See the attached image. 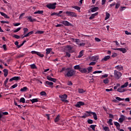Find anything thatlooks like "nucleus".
<instances>
[{
	"instance_id": "obj_39",
	"label": "nucleus",
	"mask_w": 131,
	"mask_h": 131,
	"mask_svg": "<svg viewBox=\"0 0 131 131\" xmlns=\"http://www.w3.org/2000/svg\"><path fill=\"white\" fill-rule=\"evenodd\" d=\"M109 82V79L108 78H106L105 79L103 80V83L104 84H107Z\"/></svg>"
},
{
	"instance_id": "obj_16",
	"label": "nucleus",
	"mask_w": 131,
	"mask_h": 131,
	"mask_svg": "<svg viewBox=\"0 0 131 131\" xmlns=\"http://www.w3.org/2000/svg\"><path fill=\"white\" fill-rule=\"evenodd\" d=\"M27 18H28V20H29L30 22H35L36 21V19H32V17L31 16H27Z\"/></svg>"
},
{
	"instance_id": "obj_57",
	"label": "nucleus",
	"mask_w": 131,
	"mask_h": 131,
	"mask_svg": "<svg viewBox=\"0 0 131 131\" xmlns=\"http://www.w3.org/2000/svg\"><path fill=\"white\" fill-rule=\"evenodd\" d=\"M9 81V78H6V80L4 81V85L5 86H7V82Z\"/></svg>"
},
{
	"instance_id": "obj_13",
	"label": "nucleus",
	"mask_w": 131,
	"mask_h": 131,
	"mask_svg": "<svg viewBox=\"0 0 131 131\" xmlns=\"http://www.w3.org/2000/svg\"><path fill=\"white\" fill-rule=\"evenodd\" d=\"M98 15H99V12H96L94 14H92L89 17L90 20H93V19H95V17H96V16H98Z\"/></svg>"
},
{
	"instance_id": "obj_32",
	"label": "nucleus",
	"mask_w": 131,
	"mask_h": 131,
	"mask_svg": "<svg viewBox=\"0 0 131 131\" xmlns=\"http://www.w3.org/2000/svg\"><path fill=\"white\" fill-rule=\"evenodd\" d=\"M128 85V82H126L123 85H121V88H123V89H124V88H127Z\"/></svg>"
},
{
	"instance_id": "obj_60",
	"label": "nucleus",
	"mask_w": 131,
	"mask_h": 131,
	"mask_svg": "<svg viewBox=\"0 0 131 131\" xmlns=\"http://www.w3.org/2000/svg\"><path fill=\"white\" fill-rule=\"evenodd\" d=\"M95 40L96 41H97L98 42H99V41H101V39H100L99 38L95 37Z\"/></svg>"
},
{
	"instance_id": "obj_55",
	"label": "nucleus",
	"mask_w": 131,
	"mask_h": 131,
	"mask_svg": "<svg viewBox=\"0 0 131 131\" xmlns=\"http://www.w3.org/2000/svg\"><path fill=\"white\" fill-rule=\"evenodd\" d=\"M108 77V74H105L104 75H102L101 76V78H106Z\"/></svg>"
},
{
	"instance_id": "obj_12",
	"label": "nucleus",
	"mask_w": 131,
	"mask_h": 131,
	"mask_svg": "<svg viewBox=\"0 0 131 131\" xmlns=\"http://www.w3.org/2000/svg\"><path fill=\"white\" fill-rule=\"evenodd\" d=\"M53 84H54V83H53V82H50L49 81H46L45 83V85L48 87L53 86Z\"/></svg>"
},
{
	"instance_id": "obj_28",
	"label": "nucleus",
	"mask_w": 131,
	"mask_h": 131,
	"mask_svg": "<svg viewBox=\"0 0 131 131\" xmlns=\"http://www.w3.org/2000/svg\"><path fill=\"white\" fill-rule=\"evenodd\" d=\"M51 51H52V48H47L46 49V55H49V54H50Z\"/></svg>"
},
{
	"instance_id": "obj_9",
	"label": "nucleus",
	"mask_w": 131,
	"mask_h": 131,
	"mask_svg": "<svg viewBox=\"0 0 131 131\" xmlns=\"http://www.w3.org/2000/svg\"><path fill=\"white\" fill-rule=\"evenodd\" d=\"M84 102L82 101H78L77 104L75 105V107H77V108H80L81 106H84Z\"/></svg>"
},
{
	"instance_id": "obj_50",
	"label": "nucleus",
	"mask_w": 131,
	"mask_h": 131,
	"mask_svg": "<svg viewBox=\"0 0 131 131\" xmlns=\"http://www.w3.org/2000/svg\"><path fill=\"white\" fill-rule=\"evenodd\" d=\"M114 125L116 126V127L118 126H120V124H119V123L117 122H114Z\"/></svg>"
},
{
	"instance_id": "obj_26",
	"label": "nucleus",
	"mask_w": 131,
	"mask_h": 131,
	"mask_svg": "<svg viewBox=\"0 0 131 131\" xmlns=\"http://www.w3.org/2000/svg\"><path fill=\"white\" fill-rule=\"evenodd\" d=\"M60 120V115H58L55 118L54 122H58Z\"/></svg>"
},
{
	"instance_id": "obj_54",
	"label": "nucleus",
	"mask_w": 131,
	"mask_h": 131,
	"mask_svg": "<svg viewBox=\"0 0 131 131\" xmlns=\"http://www.w3.org/2000/svg\"><path fill=\"white\" fill-rule=\"evenodd\" d=\"M28 29L27 28H24V33L25 34L27 32H28Z\"/></svg>"
},
{
	"instance_id": "obj_29",
	"label": "nucleus",
	"mask_w": 131,
	"mask_h": 131,
	"mask_svg": "<svg viewBox=\"0 0 131 131\" xmlns=\"http://www.w3.org/2000/svg\"><path fill=\"white\" fill-rule=\"evenodd\" d=\"M78 92L79 94H83V93H85V91L83 90L82 89H79Z\"/></svg>"
},
{
	"instance_id": "obj_14",
	"label": "nucleus",
	"mask_w": 131,
	"mask_h": 131,
	"mask_svg": "<svg viewBox=\"0 0 131 131\" xmlns=\"http://www.w3.org/2000/svg\"><path fill=\"white\" fill-rule=\"evenodd\" d=\"M126 91H127V90L123 89V88H121V86L120 88L117 89V92H119V93H124V92H126Z\"/></svg>"
},
{
	"instance_id": "obj_43",
	"label": "nucleus",
	"mask_w": 131,
	"mask_h": 131,
	"mask_svg": "<svg viewBox=\"0 0 131 131\" xmlns=\"http://www.w3.org/2000/svg\"><path fill=\"white\" fill-rule=\"evenodd\" d=\"M17 86H18V84H15L10 87V90H12V89H15L17 88Z\"/></svg>"
},
{
	"instance_id": "obj_10",
	"label": "nucleus",
	"mask_w": 131,
	"mask_h": 131,
	"mask_svg": "<svg viewBox=\"0 0 131 131\" xmlns=\"http://www.w3.org/2000/svg\"><path fill=\"white\" fill-rule=\"evenodd\" d=\"M61 24L64 25V26H72V24L69 23L67 20H63L61 22Z\"/></svg>"
},
{
	"instance_id": "obj_24",
	"label": "nucleus",
	"mask_w": 131,
	"mask_h": 131,
	"mask_svg": "<svg viewBox=\"0 0 131 131\" xmlns=\"http://www.w3.org/2000/svg\"><path fill=\"white\" fill-rule=\"evenodd\" d=\"M92 115H93V117H94L95 120H98V117L97 116V114H96V113H94V112H92L91 116Z\"/></svg>"
},
{
	"instance_id": "obj_58",
	"label": "nucleus",
	"mask_w": 131,
	"mask_h": 131,
	"mask_svg": "<svg viewBox=\"0 0 131 131\" xmlns=\"http://www.w3.org/2000/svg\"><path fill=\"white\" fill-rule=\"evenodd\" d=\"M102 71H96L93 72V74H96V73H102Z\"/></svg>"
},
{
	"instance_id": "obj_52",
	"label": "nucleus",
	"mask_w": 131,
	"mask_h": 131,
	"mask_svg": "<svg viewBox=\"0 0 131 131\" xmlns=\"http://www.w3.org/2000/svg\"><path fill=\"white\" fill-rule=\"evenodd\" d=\"M13 80H19V79H20V77H18V76H15V77H13Z\"/></svg>"
},
{
	"instance_id": "obj_47",
	"label": "nucleus",
	"mask_w": 131,
	"mask_h": 131,
	"mask_svg": "<svg viewBox=\"0 0 131 131\" xmlns=\"http://www.w3.org/2000/svg\"><path fill=\"white\" fill-rule=\"evenodd\" d=\"M73 8V9H75V10H77V11H80V7L78 6H74Z\"/></svg>"
},
{
	"instance_id": "obj_61",
	"label": "nucleus",
	"mask_w": 131,
	"mask_h": 131,
	"mask_svg": "<svg viewBox=\"0 0 131 131\" xmlns=\"http://www.w3.org/2000/svg\"><path fill=\"white\" fill-rule=\"evenodd\" d=\"M3 48L4 50V51H7V50H8V49H7V45H4L3 46Z\"/></svg>"
},
{
	"instance_id": "obj_31",
	"label": "nucleus",
	"mask_w": 131,
	"mask_h": 131,
	"mask_svg": "<svg viewBox=\"0 0 131 131\" xmlns=\"http://www.w3.org/2000/svg\"><path fill=\"white\" fill-rule=\"evenodd\" d=\"M34 14L35 15L36 14H43V11L41 10H38L37 11H35V12H34Z\"/></svg>"
},
{
	"instance_id": "obj_6",
	"label": "nucleus",
	"mask_w": 131,
	"mask_h": 131,
	"mask_svg": "<svg viewBox=\"0 0 131 131\" xmlns=\"http://www.w3.org/2000/svg\"><path fill=\"white\" fill-rule=\"evenodd\" d=\"M125 119H127V118H126V117L123 115H121L120 118L119 119L118 121L120 122V123H122L123 121L125 120Z\"/></svg>"
},
{
	"instance_id": "obj_44",
	"label": "nucleus",
	"mask_w": 131,
	"mask_h": 131,
	"mask_svg": "<svg viewBox=\"0 0 131 131\" xmlns=\"http://www.w3.org/2000/svg\"><path fill=\"white\" fill-rule=\"evenodd\" d=\"M88 123L89 124H93V123H94V121H93V120H92V119H88Z\"/></svg>"
},
{
	"instance_id": "obj_62",
	"label": "nucleus",
	"mask_w": 131,
	"mask_h": 131,
	"mask_svg": "<svg viewBox=\"0 0 131 131\" xmlns=\"http://www.w3.org/2000/svg\"><path fill=\"white\" fill-rule=\"evenodd\" d=\"M117 56V53H114L112 54V58H115Z\"/></svg>"
},
{
	"instance_id": "obj_22",
	"label": "nucleus",
	"mask_w": 131,
	"mask_h": 131,
	"mask_svg": "<svg viewBox=\"0 0 131 131\" xmlns=\"http://www.w3.org/2000/svg\"><path fill=\"white\" fill-rule=\"evenodd\" d=\"M79 71H80V72L81 73H86L88 72V70L85 68H81Z\"/></svg>"
},
{
	"instance_id": "obj_46",
	"label": "nucleus",
	"mask_w": 131,
	"mask_h": 131,
	"mask_svg": "<svg viewBox=\"0 0 131 131\" xmlns=\"http://www.w3.org/2000/svg\"><path fill=\"white\" fill-rule=\"evenodd\" d=\"M41 96H47V93L45 91H42L40 93Z\"/></svg>"
},
{
	"instance_id": "obj_2",
	"label": "nucleus",
	"mask_w": 131,
	"mask_h": 131,
	"mask_svg": "<svg viewBox=\"0 0 131 131\" xmlns=\"http://www.w3.org/2000/svg\"><path fill=\"white\" fill-rule=\"evenodd\" d=\"M56 6H57V3H49V4H47L46 5L47 8L50 9L52 10H55L56 9Z\"/></svg>"
},
{
	"instance_id": "obj_37",
	"label": "nucleus",
	"mask_w": 131,
	"mask_h": 131,
	"mask_svg": "<svg viewBox=\"0 0 131 131\" xmlns=\"http://www.w3.org/2000/svg\"><path fill=\"white\" fill-rule=\"evenodd\" d=\"M37 56H39V57H40V58H43V57H45L43 54H41V53L39 52H37Z\"/></svg>"
},
{
	"instance_id": "obj_34",
	"label": "nucleus",
	"mask_w": 131,
	"mask_h": 131,
	"mask_svg": "<svg viewBox=\"0 0 131 131\" xmlns=\"http://www.w3.org/2000/svg\"><path fill=\"white\" fill-rule=\"evenodd\" d=\"M28 90V88L27 87L25 86L20 89V92H26Z\"/></svg>"
},
{
	"instance_id": "obj_49",
	"label": "nucleus",
	"mask_w": 131,
	"mask_h": 131,
	"mask_svg": "<svg viewBox=\"0 0 131 131\" xmlns=\"http://www.w3.org/2000/svg\"><path fill=\"white\" fill-rule=\"evenodd\" d=\"M13 37H14V38H16V39H19L20 38V36L18 35H14L13 36H12Z\"/></svg>"
},
{
	"instance_id": "obj_51",
	"label": "nucleus",
	"mask_w": 131,
	"mask_h": 131,
	"mask_svg": "<svg viewBox=\"0 0 131 131\" xmlns=\"http://www.w3.org/2000/svg\"><path fill=\"white\" fill-rule=\"evenodd\" d=\"M116 100H118V101H124V98H120V97H116Z\"/></svg>"
},
{
	"instance_id": "obj_40",
	"label": "nucleus",
	"mask_w": 131,
	"mask_h": 131,
	"mask_svg": "<svg viewBox=\"0 0 131 131\" xmlns=\"http://www.w3.org/2000/svg\"><path fill=\"white\" fill-rule=\"evenodd\" d=\"M44 31H37V32L35 33L36 34H42L44 33Z\"/></svg>"
},
{
	"instance_id": "obj_7",
	"label": "nucleus",
	"mask_w": 131,
	"mask_h": 131,
	"mask_svg": "<svg viewBox=\"0 0 131 131\" xmlns=\"http://www.w3.org/2000/svg\"><path fill=\"white\" fill-rule=\"evenodd\" d=\"M114 51H120V52H122L123 54H125V53H126V49L124 48H114L113 49Z\"/></svg>"
},
{
	"instance_id": "obj_27",
	"label": "nucleus",
	"mask_w": 131,
	"mask_h": 131,
	"mask_svg": "<svg viewBox=\"0 0 131 131\" xmlns=\"http://www.w3.org/2000/svg\"><path fill=\"white\" fill-rule=\"evenodd\" d=\"M106 16L105 17V20H108L110 18V13L108 12L105 13Z\"/></svg>"
},
{
	"instance_id": "obj_45",
	"label": "nucleus",
	"mask_w": 131,
	"mask_h": 131,
	"mask_svg": "<svg viewBox=\"0 0 131 131\" xmlns=\"http://www.w3.org/2000/svg\"><path fill=\"white\" fill-rule=\"evenodd\" d=\"M107 123H108V124H110V125H113V123H112V119H109L108 121H107Z\"/></svg>"
},
{
	"instance_id": "obj_17",
	"label": "nucleus",
	"mask_w": 131,
	"mask_h": 131,
	"mask_svg": "<svg viewBox=\"0 0 131 131\" xmlns=\"http://www.w3.org/2000/svg\"><path fill=\"white\" fill-rule=\"evenodd\" d=\"M3 72L4 73L5 77H7V76H8V75L9 74V71L7 69H5L4 70H3Z\"/></svg>"
},
{
	"instance_id": "obj_48",
	"label": "nucleus",
	"mask_w": 131,
	"mask_h": 131,
	"mask_svg": "<svg viewBox=\"0 0 131 131\" xmlns=\"http://www.w3.org/2000/svg\"><path fill=\"white\" fill-rule=\"evenodd\" d=\"M67 70H68V69L66 68H62L61 69V70L60 71V72L62 73L63 72V71H67Z\"/></svg>"
},
{
	"instance_id": "obj_15",
	"label": "nucleus",
	"mask_w": 131,
	"mask_h": 131,
	"mask_svg": "<svg viewBox=\"0 0 131 131\" xmlns=\"http://www.w3.org/2000/svg\"><path fill=\"white\" fill-rule=\"evenodd\" d=\"M91 12L92 13H95V12H97V11H99V7H96L94 8H91Z\"/></svg>"
},
{
	"instance_id": "obj_35",
	"label": "nucleus",
	"mask_w": 131,
	"mask_h": 131,
	"mask_svg": "<svg viewBox=\"0 0 131 131\" xmlns=\"http://www.w3.org/2000/svg\"><path fill=\"white\" fill-rule=\"evenodd\" d=\"M116 69H117V70L121 71L122 70L123 68L121 66H117V67H116Z\"/></svg>"
},
{
	"instance_id": "obj_59",
	"label": "nucleus",
	"mask_w": 131,
	"mask_h": 131,
	"mask_svg": "<svg viewBox=\"0 0 131 131\" xmlns=\"http://www.w3.org/2000/svg\"><path fill=\"white\" fill-rule=\"evenodd\" d=\"M103 129H104V130L105 131H108L110 130V129H109V127H107V126H105L103 127Z\"/></svg>"
},
{
	"instance_id": "obj_21",
	"label": "nucleus",
	"mask_w": 131,
	"mask_h": 131,
	"mask_svg": "<svg viewBox=\"0 0 131 131\" xmlns=\"http://www.w3.org/2000/svg\"><path fill=\"white\" fill-rule=\"evenodd\" d=\"M109 59H110V56L107 55V56H105L103 58H102L101 59V61H105L106 62V61H108V60H109Z\"/></svg>"
},
{
	"instance_id": "obj_11",
	"label": "nucleus",
	"mask_w": 131,
	"mask_h": 131,
	"mask_svg": "<svg viewBox=\"0 0 131 131\" xmlns=\"http://www.w3.org/2000/svg\"><path fill=\"white\" fill-rule=\"evenodd\" d=\"M47 79L48 80H50V81H53V82H56L57 81V79L52 78L51 76H47Z\"/></svg>"
},
{
	"instance_id": "obj_33",
	"label": "nucleus",
	"mask_w": 131,
	"mask_h": 131,
	"mask_svg": "<svg viewBox=\"0 0 131 131\" xmlns=\"http://www.w3.org/2000/svg\"><path fill=\"white\" fill-rule=\"evenodd\" d=\"M30 67L32 69H37V67H36L35 64H31Z\"/></svg>"
},
{
	"instance_id": "obj_18",
	"label": "nucleus",
	"mask_w": 131,
	"mask_h": 131,
	"mask_svg": "<svg viewBox=\"0 0 131 131\" xmlns=\"http://www.w3.org/2000/svg\"><path fill=\"white\" fill-rule=\"evenodd\" d=\"M85 113H86L84 114V115L86 116V118L92 116V112L86 111Z\"/></svg>"
},
{
	"instance_id": "obj_1",
	"label": "nucleus",
	"mask_w": 131,
	"mask_h": 131,
	"mask_svg": "<svg viewBox=\"0 0 131 131\" xmlns=\"http://www.w3.org/2000/svg\"><path fill=\"white\" fill-rule=\"evenodd\" d=\"M67 69L68 70H67L66 72V74H64V76L66 77H72V76H73V75H74L76 73V71L69 68H67Z\"/></svg>"
},
{
	"instance_id": "obj_53",
	"label": "nucleus",
	"mask_w": 131,
	"mask_h": 131,
	"mask_svg": "<svg viewBox=\"0 0 131 131\" xmlns=\"http://www.w3.org/2000/svg\"><path fill=\"white\" fill-rule=\"evenodd\" d=\"M63 13V11H60L58 13H57V16L58 17H62V15H61Z\"/></svg>"
},
{
	"instance_id": "obj_64",
	"label": "nucleus",
	"mask_w": 131,
	"mask_h": 131,
	"mask_svg": "<svg viewBox=\"0 0 131 131\" xmlns=\"http://www.w3.org/2000/svg\"><path fill=\"white\" fill-rule=\"evenodd\" d=\"M23 57H24V54H23L17 56V58L18 59H19L20 58H23Z\"/></svg>"
},
{
	"instance_id": "obj_41",
	"label": "nucleus",
	"mask_w": 131,
	"mask_h": 131,
	"mask_svg": "<svg viewBox=\"0 0 131 131\" xmlns=\"http://www.w3.org/2000/svg\"><path fill=\"white\" fill-rule=\"evenodd\" d=\"M96 126H97L96 125H90V128L93 129V130H95L96 128Z\"/></svg>"
},
{
	"instance_id": "obj_38",
	"label": "nucleus",
	"mask_w": 131,
	"mask_h": 131,
	"mask_svg": "<svg viewBox=\"0 0 131 131\" xmlns=\"http://www.w3.org/2000/svg\"><path fill=\"white\" fill-rule=\"evenodd\" d=\"M87 70L88 71V73H90V72H92V70H93V67H89L87 68Z\"/></svg>"
},
{
	"instance_id": "obj_3",
	"label": "nucleus",
	"mask_w": 131,
	"mask_h": 131,
	"mask_svg": "<svg viewBox=\"0 0 131 131\" xmlns=\"http://www.w3.org/2000/svg\"><path fill=\"white\" fill-rule=\"evenodd\" d=\"M122 74H121L120 72L117 71V70L114 71V77L116 79H119Z\"/></svg>"
},
{
	"instance_id": "obj_23",
	"label": "nucleus",
	"mask_w": 131,
	"mask_h": 131,
	"mask_svg": "<svg viewBox=\"0 0 131 131\" xmlns=\"http://www.w3.org/2000/svg\"><path fill=\"white\" fill-rule=\"evenodd\" d=\"M30 101L32 102V104H34V103L38 102V98H34L33 99H30Z\"/></svg>"
},
{
	"instance_id": "obj_4",
	"label": "nucleus",
	"mask_w": 131,
	"mask_h": 131,
	"mask_svg": "<svg viewBox=\"0 0 131 131\" xmlns=\"http://www.w3.org/2000/svg\"><path fill=\"white\" fill-rule=\"evenodd\" d=\"M66 14L69 17H77V14L72 11H67Z\"/></svg>"
},
{
	"instance_id": "obj_56",
	"label": "nucleus",
	"mask_w": 131,
	"mask_h": 131,
	"mask_svg": "<svg viewBox=\"0 0 131 131\" xmlns=\"http://www.w3.org/2000/svg\"><path fill=\"white\" fill-rule=\"evenodd\" d=\"M96 64V62L93 61L89 63V66H94V65Z\"/></svg>"
},
{
	"instance_id": "obj_8",
	"label": "nucleus",
	"mask_w": 131,
	"mask_h": 131,
	"mask_svg": "<svg viewBox=\"0 0 131 131\" xmlns=\"http://www.w3.org/2000/svg\"><path fill=\"white\" fill-rule=\"evenodd\" d=\"M89 59L90 60V61H92L93 62L95 61H98V60H99V56H90L89 57Z\"/></svg>"
},
{
	"instance_id": "obj_25",
	"label": "nucleus",
	"mask_w": 131,
	"mask_h": 131,
	"mask_svg": "<svg viewBox=\"0 0 131 131\" xmlns=\"http://www.w3.org/2000/svg\"><path fill=\"white\" fill-rule=\"evenodd\" d=\"M81 68H80V66H79V65H76L74 67V69H75V70H79V71Z\"/></svg>"
},
{
	"instance_id": "obj_5",
	"label": "nucleus",
	"mask_w": 131,
	"mask_h": 131,
	"mask_svg": "<svg viewBox=\"0 0 131 131\" xmlns=\"http://www.w3.org/2000/svg\"><path fill=\"white\" fill-rule=\"evenodd\" d=\"M67 94H63L62 95H59V98H60L61 99L62 102H68V100H66L67 99Z\"/></svg>"
},
{
	"instance_id": "obj_63",
	"label": "nucleus",
	"mask_w": 131,
	"mask_h": 131,
	"mask_svg": "<svg viewBox=\"0 0 131 131\" xmlns=\"http://www.w3.org/2000/svg\"><path fill=\"white\" fill-rule=\"evenodd\" d=\"M119 7H120V4H118V3L116 4L115 9H118V8H119Z\"/></svg>"
},
{
	"instance_id": "obj_20",
	"label": "nucleus",
	"mask_w": 131,
	"mask_h": 131,
	"mask_svg": "<svg viewBox=\"0 0 131 131\" xmlns=\"http://www.w3.org/2000/svg\"><path fill=\"white\" fill-rule=\"evenodd\" d=\"M0 14L2 16H3V17H5L6 19H10V17L8 16L6 13L1 12Z\"/></svg>"
},
{
	"instance_id": "obj_36",
	"label": "nucleus",
	"mask_w": 131,
	"mask_h": 131,
	"mask_svg": "<svg viewBox=\"0 0 131 131\" xmlns=\"http://www.w3.org/2000/svg\"><path fill=\"white\" fill-rule=\"evenodd\" d=\"M19 102L23 103V104H24V103H25V98H24V97L20 98Z\"/></svg>"
},
{
	"instance_id": "obj_42",
	"label": "nucleus",
	"mask_w": 131,
	"mask_h": 131,
	"mask_svg": "<svg viewBox=\"0 0 131 131\" xmlns=\"http://www.w3.org/2000/svg\"><path fill=\"white\" fill-rule=\"evenodd\" d=\"M20 30H21V27H19V28H17L15 30L13 31V32L14 33H16L18 32V31H20Z\"/></svg>"
},
{
	"instance_id": "obj_19",
	"label": "nucleus",
	"mask_w": 131,
	"mask_h": 131,
	"mask_svg": "<svg viewBox=\"0 0 131 131\" xmlns=\"http://www.w3.org/2000/svg\"><path fill=\"white\" fill-rule=\"evenodd\" d=\"M67 49L69 53H72V47L70 45L67 46Z\"/></svg>"
},
{
	"instance_id": "obj_30",
	"label": "nucleus",
	"mask_w": 131,
	"mask_h": 131,
	"mask_svg": "<svg viewBox=\"0 0 131 131\" xmlns=\"http://www.w3.org/2000/svg\"><path fill=\"white\" fill-rule=\"evenodd\" d=\"M82 56H83V50H82L79 52V54L78 56V58H81Z\"/></svg>"
}]
</instances>
